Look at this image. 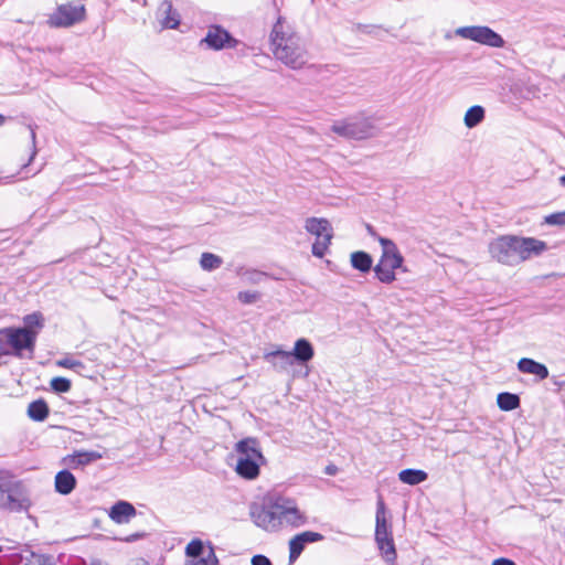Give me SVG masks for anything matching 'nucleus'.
Instances as JSON below:
<instances>
[{
	"mask_svg": "<svg viewBox=\"0 0 565 565\" xmlns=\"http://www.w3.org/2000/svg\"><path fill=\"white\" fill-rule=\"evenodd\" d=\"M254 516L255 523L267 531L284 526L299 527L307 522V516L299 510L296 500L280 494L269 495Z\"/></svg>",
	"mask_w": 565,
	"mask_h": 565,
	"instance_id": "1",
	"label": "nucleus"
},
{
	"mask_svg": "<svg viewBox=\"0 0 565 565\" xmlns=\"http://www.w3.org/2000/svg\"><path fill=\"white\" fill-rule=\"evenodd\" d=\"M547 250L544 241L534 237L502 235L489 244V253L498 263L508 266L519 265Z\"/></svg>",
	"mask_w": 565,
	"mask_h": 565,
	"instance_id": "2",
	"label": "nucleus"
},
{
	"mask_svg": "<svg viewBox=\"0 0 565 565\" xmlns=\"http://www.w3.org/2000/svg\"><path fill=\"white\" fill-rule=\"evenodd\" d=\"M270 41L277 60L292 70H300L307 63L303 40L279 17L274 24Z\"/></svg>",
	"mask_w": 565,
	"mask_h": 565,
	"instance_id": "3",
	"label": "nucleus"
},
{
	"mask_svg": "<svg viewBox=\"0 0 565 565\" xmlns=\"http://www.w3.org/2000/svg\"><path fill=\"white\" fill-rule=\"evenodd\" d=\"M31 507L30 492L25 483L12 471L0 469V509L24 512Z\"/></svg>",
	"mask_w": 565,
	"mask_h": 565,
	"instance_id": "4",
	"label": "nucleus"
},
{
	"mask_svg": "<svg viewBox=\"0 0 565 565\" xmlns=\"http://www.w3.org/2000/svg\"><path fill=\"white\" fill-rule=\"evenodd\" d=\"M330 130L337 136L350 140L370 139L379 132L373 119L363 113L334 120Z\"/></svg>",
	"mask_w": 565,
	"mask_h": 565,
	"instance_id": "5",
	"label": "nucleus"
},
{
	"mask_svg": "<svg viewBox=\"0 0 565 565\" xmlns=\"http://www.w3.org/2000/svg\"><path fill=\"white\" fill-rule=\"evenodd\" d=\"M306 231L316 236L312 244V255L322 258L329 250L333 237L331 223L323 217H308L305 223Z\"/></svg>",
	"mask_w": 565,
	"mask_h": 565,
	"instance_id": "6",
	"label": "nucleus"
},
{
	"mask_svg": "<svg viewBox=\"0 0 565 565\" xmlns=\"http://www.w3.org/2000/svg\"><path fill=\"white\" fill-rule=\"evenodd\" d=\"M385 512V503L380 497L376 504L375 541L379 548L384 554L386 562L393 563L396 558V551Z\"/></svg>",
	"mask_w": 565,
	"mask_h": 565,
	"instance_id": "7",
	"label": "nucleus"
},
{
	"mask_svg": "<svg viewBox=\"0 0 565 565\" xmlns=\"http://www.w3.org/2000/svg\"><path fill=\"white\" fill-rule=\"evenodd\" d=\"M0 335L6 339L8 345L13 350V354L22 358V351L28 350L30 358L33 354L38 332L28 328H6L0 330Z\"/></svg>",
	"mask_w": 565,
	"mask_h": 565,
	"instance_id": "8",
	"label": "nucleus"
},
{
	"mask_svg": "<svg viewBox=\"0 0 565 565\" xmlns=\"http://www.w3.org/2000/svg\"><path fill=\"white\" fill-rule=\"evenodd\" d=\"M455 34L490 47L500 49L504 46L503 38L486 25L461 26L455 31Z\"/></svg>",
	"mask_w": 565,
	"mask_h": 565,
	"instance_id": "9",
	"label": "nucleus"
},
{
	"mask_svg": "<svg viewBox=\"0 0 565 565\" xmlns=\"http://www.w3.org/2000/svg\"><path fill=\"white\" fill-rule=\"evenodd\" d=\"M85 19V7L81 3L68 2L60 4L49 17L47 23L54 28H67Z\"/></svg>",
	"mask_w": 565,
	"mask_h": 565,
	"instance_id": "10",
	"label": "nucleus"
},
{
	"mask_svg": "<svg viewBox=\"0 0 565 565\" xmlns=\"http://www.w3.org/2000/svg\"><path fill=\"white\" fill-rule=\"evenodd\" d=\"M201 44H205L211 50L220 51L236 47L238 41L223 26L213 24L209 26L206 35L201 40Z\"/></svg>",
	"mask_w": 565,
	"mask_h": 565,
	"instance_id": "11",
	"label": "nucleus"
},
{
	"mask_svg": "<svg viewBox=\"0 0 565 565\" xmlns=\"http://www.w3.org/2000/svg\"><path fill=\"white\" fill-rule=\"evenodd\" d=\"M237 458H247L249 460L266 461L259 441L254 437H246L237 441L234 446Z\"/></svg>",
	"mask_w": 565,
	"mask_h": 565,
	"instance_id": "12",
	"label": "nucleus"
},
{
	"mask_svg": "<svg viewBox=\"0 0 565 565\" xmlns=\"http://www.w3.org/2000/svg\"><path fill=\"white\" fill-rule=\"evenodd\" d=\"M103 458L96 450H77L64 457L63 462L72 469L83 468Z\"/></svg>",
	"mask_w": 565,
	"mask_h": 565,
	"instance_id": "13",
	"label": "nucleus"
},
{
	"mask_svg": "<svg viewBox=\"0 0 565 565\" xmlns=\"http://www.w3.org/2000/svg\"><path fill=\"white\" fill-rule=\"evenodd\" d=\"M265 463L266 461H256L249 460L247 458H237L235 471L239 477L246 480H254L259 476L260 466Z\"/></svg>",
	"mask_w": 565,
	"mask_h": 565,
	"instance_id": "14",
	"label": "nucleus"
},
{
	"mask_svg": "<svg viewBox=\"0 0 565 565\" xmlns=\"http://www.w3.org/2000/svg\"><path fill=\"white\" fill-rule=\"evenodd\" d=\"M518 370L524 374L535 375L540 381L548 377L550 372L545 364L530 358H522L518 362Z\"/></svg>",
	"mask_w": 565,
	"mask_h": 565,
	"instance_id": "15",
	"label": "nucleus"
},
{
	"mask_svg": "<svg viewBox=\"0 0 565 565\" xmlns=\"http://www.w3.org/2000/svg\"><path fill=\"white\" fill-rule=\"evenodd\" d=\"M264 359L270 363L274 369L280 372L288 370V367L294 364L290 351H284L281 349L266 352Z\"/></svg>",
	"mask_w": 565,
	"mask_h": 565,
	"instance_id": "16",
	"label": "nucleus"
},
{
	"mask_svg": "<svg viewBox=\"0 0 565 565\" xmlns=\"http://www.w3.org/2000/svg\"><path fill=\"white\" fill-rule=\"evenodd\" d=\"M136 513L137 511L130 502L118 501L110 508L109 518L114 522L122 524L128 522Z\"/></svg>",
	"mask_w": 565,
	"mask_h": 565,
	"instance_id": "17",
	"label": "nucleus"
},
{
	"mask_svg": "<svg viewBox=\"0 0 565 565\" xmlns=\"http://www.w3.org/2000/svg\"><path fill=\"white\" fill-rule=\"evenodd\" d=\"M290 354L292 355L294 362L296 361L299 364H305L313 358L315 350L307 339L300 338L295 342L294 350L290 351Z\"/></svg>",
	"mask_w": 565,
	"mask_h": 565,
	"instance_id": "18",
	"label": "nucleus"
},
{
	"mask_svg": "<svg viewBox=\"0 0 565 565\" xmlns=\"http://www.w3.org/2000/svg\"><path fill=\"white\" fill-rule=\"evenodd\" d=\"M54 484L57 493L67 495L75 489L76 478L70 470L64 469L56 473Z\"/></svg>",
	"mask_w": 565,
	"mask_h": 565,
	"instance_id": "19",
	"label": "nucleus"
},
{
	"mask_svg": "<svg viewBox=\"0 0 565 565\" xmlns=\"http://www.w3.org/2000/svg\"><path fill=\"white\" fill-rule=\"evenodd\" d=\"M162 15L161 24L167 29H175L180 24L179 13L173 9L170 1H163L158 10Z\"/></svg>",
	"mask_w": 565,
	"mask_h": 565,
	"instance_id": "20",
	"label": "nucleus"
},
{
	"mask_svg": "<svg viewBox=\"0 0 565 565\" xmlns=\"http://www.w3.org/2000/svg\"><path fill=\"white\" fill-rule=\"evenodd\" d=\"M373 265L372 256L363 250L353 252L351 254V266L363 273L366 274L371 270Z\"/></svg>",
	"mask_w": 565,
	"mask_h": 565,
	"instance_id": "21",
	"label": "nucleus"
},
{
	"mask_svg": "<svg viewBox=\"0 0 565 565\" xmlns=\"http://www.w3.org/2000/svg\"><path fill=\"white\" fill-rule=\"evenodd\" d=\"M486 118V110L480 105H475L468 108L465 114L463 122L465 126L469 129L477 127L480 125Z\"/></svg>",
	"mask_w": 565,
	"mask_h": 565,
	"instance_id": "22",
	"label": "nucleus"
},
{
	"mask_svg": "<svg viewBox=\"0 0 565 565\" xmlns=\"http://www.w3.org/2000/svg\"><path fill=\"white\" fill-rule=\"evenodd\" d=\"M428 475L420 469H404L398 473V479L406 484L416 486L424 482Z\"/></svg>",
	"mask_w": 565,
	"mask_h": 565,
	"instance_id": "23",
	"label": "nucleus"
},
{
	"mask_svg": "<svg viewBox=\"0 0 565 565\" xmlns=\"http://www.w3.org/2000/svg\"><path fill=\"white\" fill-rule=\"evenodd\" d=\"M28 415L35 422H43L49 416V406L43 399H36L29 404Z\"/></svg>",
	"mask_w": 565,
	"mask_h": 565,
	"instance_id": "24",
	"label": "nucleus"
},
{
	"mask_svg": "<svg viewBox=\"0 0 565 565\" xmlns=\"http://www.w3.org/2000/svg\"><path fill=\"white\" fill-rule=\"evenodd\" d=\"M520 397L516 394L502 392L498 394L497 404L501 411L510 412L520 406Z\"/></svg>",
	"mask_w": 565,
	"mask_h": 565,
	"instance_id": "25",
	"label": "nucleus"
},
{
	"mask_svg": "<svg viewBox=\"0 0 565 565\" xmlns=\"http://www.w3.org/2000/svg\"><path fill=\"white\" fill-rule=\"evenodd\" d=\"M185 554L192 559L202 557L207 554V546L201 540L194 539L186 545Z\"/></svg>",
	"mask_w": 565,
	"mask_h": 565,
	"instance_id": "26",
	"label": "nucleus"
},
{
	"mask_svg": "<svg viewBox=\"0 0 565 565\" xmlns=\"http://www.w3.org/2000/svg\"><path fill=\"white\" fill-rule=\"evenodd\" d=\"M222 264V258L215 254L203 253L201 255L200 265L204 270L212 271L221 267Z\"/></svg>",
	"mask_w": 565,
	"mask_h": 565,
	"instance_id": "27",
	"label": "nucleus"
},
{
	"mask_svg": "<svg viewBox=\"0 0 565 565\" xmlns=\"http://www.w3.org/2000/svg\"><path fill=\"white\" fill-rule=\"evenodd\" d=\"M376 278L383 284H391L396 279L394 269L384 266L380 262L374 267Z\"/></svg>",
	"mask_w": 565,
	"mask_h": 565,
	"instance_id": "28",
	"label": "nucleus"
},
{
	"mask_svg": "<svg viewBox=\"0 0 565 565\" xmlns=\"http://www.w3.org/2000/svg\"><path fill=\"white\" fill-rule=\"evenodd\" d=\"M303 550V542L298 537V535H295L289 541V563L292 564L294 562H296V559L301 555Z\"/></svg>",
	"mask_w": 565,
	"mask_h": 565,
	"instance_id": "29",
	"label": "nucleus"
},
{
	"mask_svg": "<svg viewBox=\"0 0 565 565\" xmlns=\"http://www.w3.org/2000/svg\"><path fill=\"white\" fill-rule=\"evenodd\" d=\"M218 559L215 555L213 546H207V554L202 557L189 561L188 565H217Z\"/></svg>",
	"mask_w": 565,
	"mask_h": 565,
	"instance_id": "30",
	"label": "nucleus"
},
{
	"mask_svg": "<svg viewBox=\"0 0 565 565\" xmlns=\"http://www.w3.org/2000/svg\"><path fill=\"white\" fill-rule=\"evenodd\" d=\"M377 241L382 246V255L381 256H392V255H402L396 246V244L386 237L377 236Z\"/></svg>",
	"mask_w": 565,
	"mask_h": 565,
	"instance_id": "31",
	"label": "nucleus"
},
{
	"mask_svg": "<svg viewBox=\"0 0 565 565\" xmlns=\"http://www.w3.org/2000/svg\"><path fill=\"white\" fill-rule=\"evenodd\" d=\"M71 386V381L66 377L57 376L51 380V387L56 393H67Z\"/></svg>",
	"mask_w": 565,
	"mask_h": 565,
	"instance_id": "32",
	"label": "nucleus"
},
{
	"mask_svg": "<svg viewBox=\"0 0 565 565\" xmlns=\"http://www.w3.org/2000/svg\"><path fill=\"white\" fill-rule=\"evenodd\" d=\"M379 262L384 266L395 270L402 267L404 263V257L403 255L381 256Z\"/></svg>",
	"mask_w": 565,
	"mask_h": 565,
	"instance_id": "33",
	"label": "nucleus"
},
{
	"mask_svg": "<svg viewBox=\"0 0 565 565\" xmlns=\"http://www.w3.org/2000/svg\"><path fill=\"white\" fill-rule=\"evenodd\" d=\"M24 327L30 330H33V328L41 329L43 327V317L39 312H33L31 315H28L24 317Z\"/></svg>",
	"mask_w": 565,
	"mask_h": 565,
	"instance_id": "34",
	"label": "nucleus"
},
{
	"mask_svg": "<svg viewBox=\"0 0 565 565\" xmlns=\"http://www.w3.org/2000/svg\"><path fill=\"white\" fill-rule=\"evenodd\" d=\"M546 225H557V226H564L565 225V211L556 212L548 214L544 217L543 221Z\"/></svg>",
	"mask_w": 565,
	"mask_h": 565,
	"instance_id": "35",
	"label": "nucleus"
},
{
	"mask_svg": "<svg viewBox=\"0 0 565 565\" xmlns=\"http://www.w3.org/2000/svg\"><path fill=\"white\" fill-rule=\"evenodd\" d=\"M297 535L303 542L305 546L308 543H316V542H319V541L323 540V535L322 534H320L318 532H312V531H306V532H302V533L297 534Z\"/></svg>",
	"mask_w": 565,
	"mask_h": 565,
	"instance_id": "36",
	"label": "nucleus"
},
{
	"mask_svg": "<svg viewBox=\"0 0 565 565\" xmlns=\"http://www.w3.org/2000/svg\"><path fill=\"white\" fill-rule=\"evenodd\" d=\"M57 365L62 366V367H66V369H72V370L83 366L81 361L72 359V358H65V359L57 361Z\"/></svg>",
	"mask_w": 565,
	"mask_h": 565,
	"instance_id": "37",
	"label": "nucleus"
},
{
	"mask_svg": "<svg viewBox=\"0 0 565 565\" xmlns=\"http://www.w3.org/2000/svg\"><path fill=\"white\" fill-rule=\"evenodd\" d=\"M252 565H271V562L267 556L257 554L252 557Z\"/></svg>",
	"mask_w": 565,
	"mask_h": 565,
	"instance_id": "38",
	"label": "nucleus"
},
{
	"mask_svg": "<svg viewBox=\"0 0 565 565\" xmlns=\"http://www.w3.org/2000/svg\"><path fill=\"white\" fill-rule=\"evenodd\" d=\"M257 296L250 292H239L238 299L244 303H252L256 300Z\"/></svg>",
	"mask_w": 565,
	"mask_h": 565,
	"instance_id": "39",
	"label": "nucleus"
},
{
	"mask_svg": "<svg viewBox=\"0 0 565 565\" xmlns=\"http://www.w3.org/2000/svg\"><path fill=\"white\" fill-rule=\"evenodd\" d=\"M491 565H516L512 559L507 557H500L492 562Z\"/></svg>",
	"mask_w": 565,
	"mask_h": 565,
	"instance_id": "40",
	"label": "nucleus"
},
{
	"mask_svg": "<svg viewBox=\"0 0 565 565\" xmlns=\"http://www.w3.org/2000/svg\"><path fill=\"white\" fill-rule=\"evenodd\" d=\"M365 228H366V232L370 236H372L373 238L377 239V236H380L376 231L374 230V227L370 224H366L365 225Z\"/></svg>",
	"mask_w": 565,
	"mask_h": 565,
	"instance_id": "41",
	"label": "nucleus"
},
{
	"mask_svg": "<svg viewBox=\"0 0 565 565\" xmlns=\"http://www.w3.org/2000/svg\"><path fill=\"white\" fill-rule=\"evenodd\" d=\"M35 138H36L35 131L33 129H31V140H32L33 148H35ZM35 154H36V150L33 149L31 159H33Z\"/></svg>",
	"mask_w": 565,
	"mask_h": 565,
	"instance_id": "42",
	"label": "nucleus"
},
{
	"mask_svg": "<svg viewBox=\"0 0 565 565\" xmlns=\"http://www.w3.org/2000/svg\"><path fill=\"white\" fill-rule=\"evenodd\" d=\"M338 471V468L333 465H329L326 467V473L329 475V476H333L335 475Z\"/></svg>",
	"mask_w": 565,
	"mask_h": 565,
	"instance_id": "43",
	"label": "nucleus"
},
{
	"mask_svg": "<svg viewBox=\"0 0 565 565\" xmlns=\"http://www.w3.org/2000/svg\"><path fill=\"white\" fill-rule=\"evenodd\" d=\"M367 28H369L367 25L358 24V30H360V31L367 32L366 31Z\"/></svg>",
	"mask_w": 565,
	"mask_h": 565,
	"instance_id": "44",
	"label": "nucleus"
},
{
	"mask_svg": "<svg viewBox=\"0 0 565 565\" xmlns=\"http://www.w3.org/2000/svg\"><path fill=\"white\" fill-rule=\"evenodd\" d=\"M138 537H140V535L139 534H135V535H131L130 537H128L127 541L131 542V541H134V540H136Z\"/></svg>",
	"mask_w": 565,
	"mask_h": 565,
	"instance_id": "45",
	"label": "nucleus"
},
{
	"mask_svg": "<svg viewBox=\"0 0 565 565\" xmlns=\"http://www.w3.org/2000/svg\"><path fill=\"white\" fill-rule=\"evenodd\" d=\"M559 183L565 188V174L559 178Z\"/></svg>",
	"mask_w": 565,
	"mask_h": 565,
	"instance_id": "46",
	"label": "nucleus"
},
{
	"mask_svg": "<svg viewBox=\"0 0 565 565\" xmlns=\"http://www.w3.org/2000/svg\"><path fill=\"white\" fill-rule=\"evenodd\" d=\"M6 121V117L0 115V126H2Z\"/></svg>",
	"mask_w": 565,
	"mask_h": 565,
	"instance_id": "47",
	"label": "nucleus"
},
{
	"mask_svg": "<svg viewBox=\"0 0 565 565\" xmlns=\"http://www.w3.org/2000/svg\"><path fill=\"white\" fill-rule=\"evenodd\" d=\"M451 35L449 33L446 34V39H450Z\"/></svg>",
	"mask_w": 565,
	"mask_h": 565,
	"instance_id": "48",
	"label": "nucleus"
},
{
	"mask_svg": "<svg viewBox=\"0 0 565 565\" xmlns=\"http://www.w3.org/2000/svg\"><path fill=\"white\" fill-rule=\"evenodd\" d=\"M92 565H102V564H99V563H93Z\"/></svg>",
	"mask_w": 565,
	"mask_h": 565,
	"instance_id": "49",
	"label": "nucleus"
},
{
	"mask_svg": "<svg viewBox=\"0 0 565 565\" xmlns=\"http://www.w3.org/2000/svg\"><path fill=\"white\" fill-rule=\"evenodd\" d=\"M2 551V547L0 546V552Z\"/></svg>",
	"mask_w": 565,
	"mask_h": 565,
	"instance_id": "50",
	"label": "nucleus"
}]
</instances>
